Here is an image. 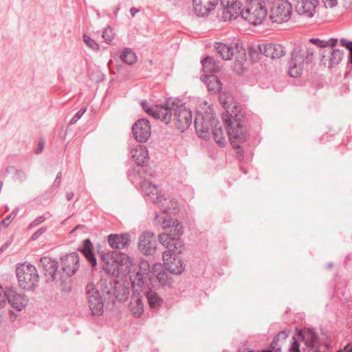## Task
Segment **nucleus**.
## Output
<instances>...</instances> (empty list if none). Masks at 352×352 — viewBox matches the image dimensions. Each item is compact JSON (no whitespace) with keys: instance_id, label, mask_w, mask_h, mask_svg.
<instances>
[{"instance_id":"1","label":"nucleus","mask_w":352,"mask_h":352,"mask_svg":"<svg viewBox=\"0 0 352 352\" xmlns=\"http://www.w3.org/2000/svg\"><path fill=\"white\" fill-rule=\"evenodd\" d=\"M162 225L164 228L169 229V232L158 236L160 243L168 249L162 254L165 268L173 274H181L186 267L184 261L179 256L184 251V243L180 239L184 233L183 226L172 218H165Z\"/></svg>"},{"instance_id":"2","label":"nucleus","mask_w":352,"mask_h":352,"mask_svg":"<svg viewBox=\"0 0 352 352\" xmlns=\"http://www.w3.org/2000/svg\"><path fill=\"white\" fill-rule=\"evenodd\" d=\"M234 109L230 115L222 114V120L226 126L230 142L236 151L237 157L241 160L244 157L241 144L249 140L250 134L243 124L245 116L241 109Z\"/></svg>"},{"instance_id":"3","label":"nucleus","mask_w":352,"mask_h":352,"mask_svg":"<svg viewBox=\"0 0 352 352\" xmlns=\"http://www.w3.org/2000/svg\"><path fill=\"white\" fill-rule=\"evenodd\" d=\"M98 253L106 265L112 262V269H109L107 266L104 267L107 271L110 272L113 270L114 272L117 270L118 272L120 270H123L131 274L130 280L133 292L132 294H138V292H140V290L144 286L145 275L142 274L140 272H136L135 273V271L132 272L133 261L127 254L120 252H104L100 250H98Z\"/></svg>"},{"instance_id":"4","label":"nucleus","mask_w":352,"mask_h":352,"mask_svg":"<svg viewBox=\"0 0 352 352\" xmlns=\"http://www.w3.org/2000/svg\"><path fill=\"white\" fill-rule=\"evenodd\" d=\"M165 109L162 122L168 124L174 116L175 125L181 131L186 130L192 123L191 111L179 98H168L165 101Z\"/></svg>"},{"instance_id":"5","label":"nucleus","mask_w":352,"mask_h":352,"mask_svg":"<svg viewBox=\"0 0 352 352\" xmlns=\"http://www.w3.org/2000/svg\"><path fill=\"white\" fill-rule=\"evenodd\" d=\"M245 8H241L239 16L247 21L250 24L258 25L261 24L266 19L267 10L265 5V0H247Z\"/></svg>"},{"instance_id":"6","label":"nucleus","mask_w":352,"mask_h":352,"mask_svg":"<svg viewBox=\"0 0 352 352\" xmlns=\"http://www.w3.org/2000/svg\"><path fill=\"white\" fill-rule=\"evenodd\" d=\"M19 287L27 291H33L38 286L39 276L36 267L28 263H21L16 268Z\"/></svg>"},{"instance_id":"7","label":"nucleus","mask_w":352,"mask_h":352,"mask_svg":"<svg viewBox=\"0 0 352 352\" xmlns=\"http://www.w3.org/2000/svg\"><path fill=\"white\" fill-rule=\"evenodd\" d=\"M219 125L212 109L204 113H197L195 119V127L199 137L204 140H208L210 131H212L214 126Z\"/></svg>"},{"instance_id":"8","label":"nucleus","mask_w":352,"mask_h":352,"mask_svg":"<svg viewBox=\"0 0 352 352\" xmlns=\"http://www.w3.org/2000/svg\"><path fill=\"white\" fill-rule=\"evenodd\" d=\"M292 6L287 0L278 1L271 9L270 19L272 23H283L292 16Z\"/></svg>"},{"instance_id":"9","label":"nucleus","mask_w":352,"mask_h":352,"mask_svg":"<svg viewBox=\"0 0 352 352\" xmlns=\"http://www.w3.org/2000/svg\"><path fill=\"white\" fill-rule=\"evenodd\" d=\"M87 297L91 314L100 316L103 314L104 302L102 296L92 283H88L86 287Z\"/></svg>"},{"instance_id":"10","label":"nucleus","mask_w":352,"mask_h":352,"mask_svg":"<svg viewBox=\"0 0 352 352\" xmlns=\"http://www.w3.org/2000/svg\"><path fill=\"white\" fill-rule=\"evenodd\" d=\"M306 63L304 51L297 47H294L291 54V60L288 69V74L293 78L299 77L303 69L304 64Z\"/></svg>"},{"instance_id":"11","label":"nucleus","mask_w":352,"mask_h":352,"mask_svg":"<svg viewBox=\"0 0 352 352\" xmlns=\"http://www.w3.org/2000/svg\"><path fill=\"white\" fill-rule=\"evenodd\" d=\"M102 292L108 296L109 300L113 304H115L116 301L124 302L129 296V288L120 283L114 285L110 283L109 286L106 285L102 289Z\"/></svg>"},{"instance_id":"12","label":"nucleus","mask_w":352,"mask_h":352,"mask_svg":"<svg viewBox=\"0 0 352 352\" xmlns=\"http://www.w3.org/2000/svg\"><path fill=\"white\" fill-rule=\"evenodd\" d=\"M40 265L43 268L44 275L47 277V282H63L60 272H58V263L55 259L48 256L42 257L40 259Z\"/></svg>"},{"instance_id":"13","label":"nucleus","mask_w":352,"mask_h":352,"mask_svg":"<svg viewBox=\"0 0 352 352\" xmlns=\"http://www.w3.org/2000/svg\"><path fill=\"white\" fill-rule=\"evenodd\" d=\"M132 132L138 142H146L151 135L150 122L145 118L137 120L132 126Z\"/></svg>"},{"instance_id":"14","label":"nucleus","mask_w":352,"mask_h":352,"mask_svg":"<svg viewBox=\"0 0 352 352\" xmlns=\"http://www.w3.org/2000/svg\"><path fill=\"white\" fill-rule=\"evenodd\" d=\"M61 269L67 276H72L79 268L80 258L77 252L65 254L60 257Z\"/></svg>"},{"instance_id":"15","label":"nucleus","mask_w":352,"mask_h":352,"mask_svg":"<svg viewBox=\"0 0 352 352\" xmlns=\"http://www.w3.org/2000/svg\"><path fill=\"white\" fill-rule=\"evenodd\" d=\"M157 241L153 233L144 232L139 237L138 248L144 255H153L155 252Z\"/></svg>"},{"instance_id":"16","label":"nucleus","mask_w":352,"mask_h":352,"mask_svg":"<svg viewBox=\"0 0 352 352\" xmlns=\"http://www.w3.org/2000/svg\"><path fill=\"white\" fill-rule=\"evenodd\" d=\"M258 49L261 54L272 59L280 58L286 54L285 47L278 43H267L260 44L258 45Z\"/></svg>"},{"instance_id":"17","label":"nucleus","mask_w":352,"mask_h":352,"mask_svg":"<svg viewBox=\"0 0 352 352\" xmlns=\"http://www.w3.org/2000/svg\"><path fill=\"white\" fill-rule=\"evenodd\" d=\"M219 0H192L193 11L199 17L207 16L218 4Z\"/></svg>"},{"instance_id":"18","label":"nucleus","mask_w":352,"mask_h":352,"mask_svg":"<svg viewBox=\"0 0 352 352\" xmlns=\"http://www.w3.org/2000/svg\"><path fill=\"white\" fill-rule=\"evenodd\" d=\"M298 336L301 338L305 346L310 352H320V341L318 334L314 329H308L307 335L300 330Z\"/></svg>"},{"instance_id":"19","label":"nucleus","mask_w":352,"mask_h":352,"mask_svg":"<svg viewBox=\"0 0 352 352\" xmlns=\"http://www.w3.org/2000/svg\"><path fill=\"white\" fill-rule=\"evenodd\" d=\"M142 194L148 197L152 202L162 201L160 192L157 186L153 184L148 180H144L140 184Z\"/></svg>"},{"instance_id":"20","label":"nucleus","mask_w":352,"mask_h":352,"mask_svg":"<svg viewBox=\"0 0 352 352\" xmlns=\"http://www.w3.org/2000/svg\"><path fill=\"white\" fill-rule=\"evenodd\" d=\"M131 242V236L128 233L111 234L108 236V243L113 249L122 250L128 247Z\"/></svg>"},{"instance_id":"21","label":"nucleus","mask_w":352,"mask_h":352,"mask_svg":"<svg viewBox=\"0 0 352 352\" xmlns=\"http://www.w3.org/2000/svg\"><path fill=\"white\" fill-rule=\"evenodd\" d=\"M130 153L138 166H143L148 160V151L144 145L138 144L131 147Z\"/></svg>"},{"instance_id":"22","label":"nucleus","mask_w":352,"mask_h":352,"mask_svg":"<svg viewBox=\"0 0 352 352\" xmlns=\"http://www.w3.org/2000/svg\"><path fill=\"white\" fill-rule=\"evenodd\" d=\"M318 3V0H301L298 1L296 7L297 12L306 18H311L316 12Z\"/></svg>"},{"instance_id":"23","label":"nucleus","mask_w":352,"mask_h":352,"mask_svg":"<svg viewBox=\"0 0 352 352\" xmlns=\"http://www.w3.org/2000/svg\"><path fill=\"white\" fill-rule=\"evenodd\" d=\"M7 300L12 308L16 311H21L28 304V298L21 294H17L14 291L8 292Z\"/></svg>"},{"instance_id":"24","label":"nucleus","mask_w":352,"mask_h":352,"mask_svg":"<svg viewBox=\"0 0 352 352\" xmlns=\"http://www.w3.org/2000/svg\"><path fill=\"white\" fill-rule=\"evenodd\" d=\"M221 5L224 8V12L229 14L230 18L236 19L242 8V3L239 0H220Z\"/></svg>"},{"instance_id":"25","label":"nucleus","mask_w":352,"mask_h":352,"mask_svg":"<svg viewBox=\"0 0 352 352\" xmlns=\"http://www.w3.org/2000/svg\"><path fill=\"white\" fill-rule=\"evenodd\" d=\"M142 109L148 114L151 115L155 119L162 120L163 114L165 109V102L162 104H157L150 107L146 100H142L140 102Z\"/></svg>"},{"instance_id":"26","label":"nucleus","mask_w":352,"mask_h":352,"mask_svg":"<svg viewBox=\"0 0 352 352\" xmlns=\"http://www.w3.org/2000/svg\"><path fill=\"white\" fill-rule=\"evenodd\" d=\"M81 252L87 261L92 265L96 266L97 264L96 258L93 252V245L89 239L83 241V246L78 249Z\"/></svg>"},{"instance_id":"27","label":"nucleus","mask_w":352,"mask_h":352,"mask_svg":"<svg viewBox=\"0 0 352 352\" xmlns=\"http://www.w3.org/2000/svg\"><path fill=\"white\" fill-rule=\"evenodd\" d=\"M130 307L132 314L135 318L140 317L144 313V303L140 292L138 294H132Z\"/></svg>"},{"instance_id":"28","label":"nucleus","mask_w":352,"mask_h":352,"mask_svg":"<svg viewBox=\"0 0 352 352\" xmlns=\"http://www.w3.org/2000/svg\"><path fill=\"white\" fill-rule=\"evenodd\" d=\"M203 81L211 94H217L222 89V84L215 75H205Z\"/></svg>"},{"instance_id":"29","label":"nucleus","mask_w":352,"mask_h":352,"mask_svg":"<svg viewBox=\"0 0 352 352\" xmlns=\"http://www.w3.org/2000/svg\"><path fill=\"white\" fill-rule=\"evenodd\" d=\"M288 337V332L286 330L280 331L273 339L271 343L272 352H281L282 346L285 343Z\"/></svg>"},{"instance_id":"30","label":"nucleus","mask_w":352,"mask_h":352,"mask_svg":"<svg viewBox=\"0 0 352 352\" xmlns=\"http://www.w3.org/2000/svg\"><path fill=\"white\" fill-rule=\"evenodd\" d=\"M214 47L223 60H229L233 57L234 51L232 46L223 43H216Z\"/></svg>"},{"instance_id":"31","label":"nucleus","mask_w":352,"mask_h":352,"mask_svg":"<svg viewBox=\"0 0 352 352\" xmlns=\"http://www.w3.org/2000/svg\"><path fill=\"white\" fill-rule=\"evenodd\" d=\"M144 295L147 299L149 307L152 309H157L160 308L164 302L163 299L158 295V294L152 290L146 292Z\"/></svg>"},{"instance_id":"32","label":"nucleus","mask_w":352,"mask_h":352,"mask_svg":"<svg viewBox=\"0 0 352 352\" xmlns=\"http://www.w3.org/2000/svg\"><path fill=\"white\" fill-rule=\"evenodd\" d=\"M201 63L204 72L215 73L219 69V65L216 63L214 58L210 56H206L202 59Z\"/></svg>"},{"instance_id":"33","label":"nucleus","mask_w":352,"mask_h":352,"mask_svg":"<svg viewBox=\"0 0 352 352\" xmlns=\"http://www.w3.org/2000/svg\"><path fill=\"white\" fill-rule=\"evenodd\" d=\"M120 57L122 62L129 65L134 64L137 61L135 53L130 48L124 49Z\"/></svg>"},{"instance_id":"34","label":"nucleus","mask_w":352,"mask_h":352,"mask_svg":"<svg viewBox=\"0 0 352 352\" xmlns=\"http://www.w3.org/2000/svg\"><path fill=\"white\" fill-rule=\"evenodd\" d=\"M214 140L220 146L224 147L226 144V138L223 135L222 127L221 126H214L212 131Z\"/></svg>"},{"instance_id":"35","label":"nucleus","mask_w":352,"mask_h":352,"mask_svg":"<svg viewBox=\"0 0 352 352\" xmlns=\"http://www.w3.org/2000/svg\"><path fill=\"white\" fill-rule=\"evenodd\" d=\"M160 197L162 198V201L154 203L160 204V207L164 213L170 214L171 212L175 210L176 204L172 200L164 197V196L161 195Z\"/></svg>"},{"instance_id":"36","label":"nucleus","mask_w":352,"mask_h":352,"mask_svg":"<svg viewBox=\"0 0 352 352\" xmlns=\"http://www.w3.org/2000/svg\"><path fill=\"white\" fill-rule=\"evenodd\" d=\"M329 53L331 54V57L329 59V65H338L342 60L344 57V52L341 51L338 49H329Z\"/></svg>"},{"instance_id":"37","label":"nucleus","mask_w":352,"mask_h":352,"mask_svg":"<svg viewBox=\"0 0 352 352\" xmlns=\"http://www.w3.org/2000/svg\"><path fill=\"white\" fill-rule=\"evenodd\" d=\"M219 102L222 104L223 107L225 109V112L223 114H229L232 113V110H234V108H237L238 109H241L240 107H237L235 104H229L227 101V97L225 94H220L219 95Z\"/></svg>"},{"instance_id":"38","label":"nucleus","mask_w":352,"mask_h":352,"mask_svg":"<svg viewBox=\"0 0 352 352\" xmlns=\"http://www.w3.org/2000/svg\"><path fill=\"white\" fill-rule=\"evenodd\" d=\"M156 278L162 286L168 287H170L172 286V279L166 271H161L158 272Z\"/></svg>"},{"instance_id":"39","label":"nucleus","mask_w":352,"mask_h":352,"mask_svg":"<svg viewBox=\"0 0 352 352\" xmlns=\"http://www.w3.org/2000/svg\"><path fill=\"white\" fill-rule=\"evenodd\" d=\"M289 352H310L306 347L301 346L296 337L294 336L292 338Z\"/></svg>"},{"instance_id":"40","label":"nucleus","mask_w":352,"mask_h":352,"mask_svg":"<svg viewBox=\"0 0 352 352\" xmlns=\"http://www.w3.org/2000/svg\"><path fill=\"white\" fill-rule=\"evenodd\" d=\"M19 211V208H16L12 210L10 214L5 217L2 221H0V226L5 228L8 227L11 221L16 217Z\"/></svg>"},{"instance_id":"41","label":"nucleus","mask_w":352,"mask_h":352,"mask_svg":"<svg viewBox=\"0 0 352 352\" xmlns=\"http://www.w3.org/2000/svg\"><path fill=\"white\" fill-rule=\"evenodd\" d=\"M83 41L86 45L90 48L91 50L97 52L99 50V45L96 43V41L92 38H91L87 34L83 35Z\"/></svg>"},{"instance_id":"42","label":"nucleus","mask_w":352,"mask_h":352,"mask_svg":"<svg viewBox=\"0 0 352 352\" xmlns=\"http://www.w3.org/2000/svg\"><path fill=\"white\" fill-rule=\"evenodd\" d=\"M137 272H140L142 274L147 276L148 273L150 272V265L148 262L145 260L140 261L138 263V270Z\"/></svg>"},{"instance_id":"43","label":"nucleus","mask_w":352,"mask_h":352,"mask_svg":"<svg viewBox=\"0 0 352 352\" xmlns=\"http://www.w3.org/2000/svg\"><path fill=\"white\" fill-rule=\"evenodd\" d=\"M315 54L316 50L314 47H306V56H305L306 64H309L312 62Z\"/></svg>"},{"instance_id":"44","label":"nucleus","mask_w":352,"mask_h":352,"mask_svg":"<svg viewBox=\"0 0 352 352\" xmlns=\"http://www.w3.org/2000/svg\"><path fill=\"white\" fill-rule=\"evenodd\" d=\"M102 37L107 43H110L114 38L113 30L109 27L106 28L102 32Z\"/></svg>"},{"instance_id":"45","label":"nucleus","mask_w":352,"mask_h":352,"mask_svg":"<svg viewBox=\"0 0 352 352\" xmlns=\"http://www.w3.org/2000/svg\"><path fill=\"white\" fill-rule=\"evenodd\" d=\"M14 171V175L13 176L14 180H17L21 182H23L26 180L27 175L24 170L15 168Z\"/></svg>"},{"instance_id":"46","label":"nucleus","mask_w":352,"mask_h":352,"mask_svg":"<svg viewBox=\"0 0 352 352\" xmlns=\"http://www.w3.org/2000/svg\"><path fill=\"white\" fill-rule=\"evenodd\" d=\"M87 108L82 107L81 108L76 114L73 116V118L69 121V124L72 125L76 124L83 116V114L86 112Z\"/></svg>"},{"instance_id":"47","label":"nucleus","mask_w":352,"mask_h":352,"mask_svg":"<svg viewBox=\"0 0 352 352\" xmlns=\"http://www.w3.org/2000/svg\"><path fill=\"white\" fill-rule=\"evenodd\" d=\"M46 220V217L44 214L36 218L30 225L28 226V228H32L34 227L38 226V225L41 224L43 222H44Z\"/></svg>"},{"instance_id":"48","label":"nucleus","mask_w":352,"mask_h":352,"mask_svg":"<svg viewBox=\"0 0 352 352\" xmlns=\"http://www.w3.org/2000/svg\"><path fill=\"white\" fill-rule=\"evenodd\" d=\"M8 293L3 292V288L0 285V308H3L6 305Z\"/></svg>"},{"instance_id":"49","label":"nucleus","mask_w":352,"mask_h":352,"mask_svg":"<svg viewBox=\"0 0 352 352\" xmlns=\"http://www.w3.org/2000/svg\"><path fill=\"white\" fill-rule=\"evenodd\" d=\"M47 230V228L43 226L37 230L31 236L32 241L37 240Z\"/></svg>"},{"instance_id":"50","label":"nucleus","mask_w":352,"mask_h":352,"mask_svg":"<svg viewBox=\"0 0 352 352\" xmlns=\"http://www.w3.org/2000/svg\"><path fill=\"white\" fill-rule=\"evenodd\" d=\"M309 43L317 45L321 48H325V41L317 38H312L309 39Z\"/></svg>"},{"instance_id":"51","label":"nucleus","mask_w":352,"mask_h":352,"mask_svg":"<svg viewBox=\"0 0 352 352\" xmlns=\"http://www.w3.org/2000/svg\"><path fill=\"white\" fill-rule=\"evenodd\" d=\"M340 43L342 46L345 47L350 52H352V41H349L346 38H342L340 40Z\"/></svg>"},{"instance_id":"52","label":"nucleus","mask_w":352,"mask_h":352,"mask_svg":"<svg viewBox=\"0 0 352 352\" xmlns=\"http://www.w3.org/2000/svg\"><path fill=\"white\" fill-rule=\"evenodd\" d=\"M338 41L337 38H329L328 41H325V47H330L329 49H333V47L337 45Z\"/></svg>"},{"instance_id":"53","label":"nucleus","mask_w":352,"mask_h":352,"mask_svg":"<svg viewBox=\"0 0 352 352\" xmlns=\"http://www.w3.org/2000/svg\"><path fill=\"white\" fill-rule=\"evenodd\" d=\"M61 178H62V176H61V173H58L57 175H56V179L54 182V184L53 186L56 187V188H58L60 185V183H61Z\"/></svg>"},{"instance_id":"54","label":"nucleus","mask_w":352,"mask_h":352,"mask_svg":"<svg viewBox=\"0 0 352 352\" xmlns=\"http://www.w3.org/2000/svg\"><path fill=\"white\" fill-rule=\"evenodd\" d=\"M238 352H261V351H256L254 349H250L244 345L239 349Z\"/></svg>"},{"instance_id":"55","label":"nucleus","mask_w":352,"mask_h":352,"mask_svg":"<svg viewBox=\"0 0 352 352\" xmlns=\"http://www.w3.org/2000/svg\"><path fill=\"white\" fill-rule=\"evenodd\" d=\"M326 4L330 8H334L337 6V0H325Z\"/></svg>"},{"instance_id":"56","label":"nucleus","mask_w":352,"mask_h":352,"mask_svg":"<svg viewBox=\"0 0 352 352\" xmlns=\"http://www.w3.org/2000/svg\"><path fill=\"white\" fill-rule=\"evenodd\" d=\"M43 148H44V143L43 142L40 141L38 142V147L35 151L36 153L38 154V153H41L43 151Z\"/></svg>"},{"instance_id":"57","label":"nucleus","mask_w":352,"mask_h":352,"mask_svg":"<svg viewBox=\"0 0 352 352\" xmlns=\"http://www.w3.org/2000/svg\"><path fill=\"white\" fill-rule=\"evenodd\" d=\"M235 49L239 52H240V51H243V53H245V50L243 49V47H242V44L241 43H235Z\"/></svg>"},{"instance_id":"58","label":"nucleus","mask_w":352,"mask_h":352,"mask_svg":"<svg viewBox=\"0 0 352 352\" xmlns=\"http://www.w3.org/2000/svg\"><path fill=\"white\" fill-rule=\"evenodd\" d=\"M74 196V194L73 192H67V194L65 195L66 199L68 201H71L73 199Z\"/></svg>"},{"instance_id":"59","label":"nucleus","mask_w":352,"mask_h":352,"mask_svg":"<svg viewBox=\"0 0 352 352\" xmlns=\"http://www.w3.org/2000/svg\"><path fill=\"white\" fill-rule=\"evenodd\" d=\"M138 11L139 10L135 8H131L130 9V13L132 16H134L135 15V14L138 12Z\"/></svg>"},{"instance_id":"60","label":"nucleus","mask_w":352,"mask_h":352,"mask_svg":"<svg viewBox=\"0 0 352 352\" xmlns=\"http://www.w3.org/2000/svg\"><path fill=\"white\" fill-rule=\"evenodd\" d=\"M11 243V241H7L1 248L5 251L10 245Z\"/></svg>"},{"instance_id":"61","label":"nucleus","mask_w":352,"mask_h":352,"mask_svg":"<svg viewBox=\"0 0 352 352\" xmlns=\"http://www.w3.org/2000/svg\"><path fill=\"white\" fill-rule=\"evenodd\" d=\"M14 166H8L6 169V171H5V173H4V176L7 175L8 174L10 173V170H14Z\"/></svg>"},{"instance_id":"62","label":"nucleus","mask_w":352,"mask_h":352,"mask_svg":"<svg viewBox=\"0 0 352 352\" xmlns=\"http://www.w3.org/2000/svg\"><path fill=\"white\" fill-rule=\"evenodd\" d=\"M349 63L352 65V52L349 53Z\"/></svg>"},{"instance_id":"63","label":"nucleus","mask_w":352,"mask_h":352,"mask_svg":"<svg viewBox=\"0 0 352 352\" xmlns=\"http://www.w3.org/2000/svg\"><path fill=\"white\" fill-rule=\"evenodd\" d=\"M350 346V344H346V346L344 347V349L343 350L340 349V350H338L337 352H343L344 351H346V349Z\"/></svg>"},{"instance_id":"64","label":"nucleus","mask_w":352,"mask_h":352,"mask_svg":"<svg viewBox=\"0 0 352 352\" xmlns=\"http://www.w3.org/2000/svg\"><path fill=\"white\" fill-rule=\"evenodd\" d=\"M261 352H272V350H262Z\"/></svg>"}]
</instances>
